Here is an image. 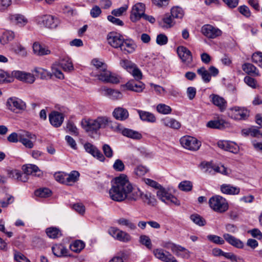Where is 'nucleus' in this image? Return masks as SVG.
<instances>
[{
  "mask_svg": "<svg viewBox=\"0 0 262 262\" xmlns=\"http://www.w3.org/2000/svg\"><path fill=\"white\" fill-rule=\"evenodd\" d=\"M243 70L249 74L259 76L258 70L256 67L250 63H246L243 65Z\"/></svg>",
  "mask_w": 262,
  "mask_h": 262,
  "instance_id": "obj_35",
  "label": "nucleus"
},
{
  "mask_svg": "<svg viewBox=\"0 0 262 262\" xmlns=\"http://www.w3.org/2000/svg\"><path fill=\"white\" fill-rule=\"evenodd\" d=\"M140 242L148 249L151 248L152 245L151 241L148 236L145 235H141L140 237Z\"/></svg>",
  "mask_w": 262,
  "mask_h": 262,
  "instance_id": "obj_60",
  "label": "nucleus"
},
{
  "mask_svg": "<svg viewBox=\"0 0 262 262\" xmlns=\"http://www.w3.org/2000/svg\"><path fill=\"white\" fill-rule=\"evenodd\" d=\"M80 176V173L78 171L73 170L69 174L67 173L66 178V185H72L74 183L78 181Z\"/></svg>",
  "mask_w": 262,
  "mask_h": 262,
  "instance_id": "obj_34",
  "label": "nucleus"
},
{
  "mask_svg": "<svg viewBox=\"0 0 262 262\" xmlns=\"http://www.w3.org/2000/svg\"><path fill=\"white\" fill-rule=\"evenodd\" d=\"M20 136V132L18 133L14 132L8 136L7 140L10 142L16 143L17 142H19Z\"/></svg>",
  "mask_w": 262,
  "mask_h": 262,
  "instance_id": "obj_62",
  "label": "nucleus"
},
{
  "mask_svg": "<svg viewBox=\"0 0 262 262\" xmlns=\"http://www.w3.org/2000/svg\"><path fill=\"white\" fill-rule=\"evenodd\" d=\"M220 173L225 175L228 174V170L224 165H214V174L215 173Z\"/></svg>",
  "mask_w": 262,
  "mask_h": 262,
  "instance_id": "obj_61",
  "label": "nucleus"
},
{
  "mask_svg": "<svg viewBox=\"0 0 262 262\" xmlns=\"http://www.w3.org/2000/svg\"><path fill=\"white\" fill-rule=\"evenodd\" d=\"M9 18L12 23L19 27L25 26L28 22V19L25 16L19 14L10 15Z\"/></svg>",
  "mask_w": 262,
  "mask_h": 262,
  "instance_id": "obj_26",
  "label": "nucleus"
},
{
  "mask_svg": "<svg viewBox=\"0 0 262 262\" xmlns=\"http://www.w3.org/2000/svg\"><path fill=\"white\" fill-rule=\"evenodd\" d=\"M179 188L183 191H190L192 188V183L189 181H184L179 185Z\"/></svg>",
  "mask_w": 262,
  "mask_h": 262,
  "instance_id": "obj_53",
  "label": "nucleus"
},
{
  "mask_svg": "<svg viewBox=\"0 0 262 262\" xmlns=\"http://www.w3.org/2000/svg\"><path fill=\"white\" fill-rule=\"evenodd\" d=\"M149 169L145 166L142 165L137 166L134 169V173L137 177H142L148 172Z\"/></svg>",
  "mask_w": 262,
  "mask_h": 262,
  "instance_id": "obj_52",
  "label": "nucleus"
},
{
  "mask_svg": "<svg viewBox=\"0 0 262 262\" xmlns=\"http://www.w3.org/2000/svg\"><path fill=\"white\" fill-rule=\"evenodd\" d=\"M173 18L171 15L166 14L163 17L162 20L164 23L163 27L169 28L172 27L175 24L173 21Z\"/></svg>",
  "mask_w": 262,
  "mask_h": 262,
  "instance_id": "obj_49",
  "label": "nucleus"
},
{
  "mask_svg": "<svg viewBox=\"0 0 262 262\" xmlns=\"http://www.w3.org/2000/svg\"><path fill=\"white\" fill-rule=\"evenodd\" d=\"M112 187L109 191L110 198L116 202H122L125 199L136 201L141 197L143 201L148 205H154L156 200L150 193L142 194L136 187H134L126 175L121 174L111 182Z\"/></svg>",
  "mask_w": 262,
  "mask_h": 262,
  "instance_id": "obj_1",
  "label": "nucleus"
},
{
  "mask_svg": "<svg viewBox=\"0 0 262 262\" xmlns=\"http://www.w3.org/2000/svg\"><path fill=\"white\" fill-rule=\"evenodd\" d=\"M229 115L234 120H245L249 116V112L245 107L234 106L230 108Z\"/></svg>",
  "mask_w": 262,
  "mask_h": 262,
  "instance_id": "obj_9",
  "label": "nucleus"
},
{
  "mask_svg": "<svg viewBox=\"0 0 262 262\" xmlns=\"http://www.w3.org/2000/svg\"><path fill=\"white\" fill-rule=\"evenodd\" d=\"M138 113L140 119L144 121H147L152 123L156 121V118L155 116L150 112L138 111Z\"/></svg>",
  "mask_w": 262,
  "mask_h": 262,
  "instance_id": "obj_32",
  "label": "nucleus"
},
{
  "mask_svg": "<svg viewBox=\"0 0 262 262\" xmlns=\"http://www.w3.org/2000/svg\"><path fill=\"white\" fill-rule=\"evenodd\" d=\"M136 47L137 46L133 40L124 39L120 48L124 53L130 54L135 51Z\"/></svg>",
  "mask_w": 262,
  "mask_h": 262,
  "instance_id": "obj_25",
  "label": "nucleus"
},
{
  "mask_svg": "<svg viewBox=\"0 0 262 262\" xmlns=\"http://www.w3.org/2000/svg\"><path fill=\"white\" fill-rule=\"evenodd\" d=\"M117 223L121 226H125L132 230L136 229V226L132 223L129 220L125 218H120L117 220Z\"/></svg>",
  "mask_w": 262,
  "mask_h": 262,
  "instance_id": "obj_42",
  "label": "nucleus"
},
{
  "mask_svg": "<svg viewBox=\"0 0 262 262\" xmlns=\"http://www.w3.org/2000/svg\"><path fill=\"white\" fill-rule=\"evenodd\" d=\"M223 237L227 242L236 248H243L244 247V243L241 240L229 234H224Z\"/></svg>",
  "mask_w": 262,
  "mask_h": 262,
  "instance_id": "obj_29",
  "label": "nucleus"
},
{
  "mask_svg": "<svg viewBox=\"0 0 262 262\" xmlns=\"http://www.w3.org/2000/svg\"><path fill=\"white\" fill-rule=\"evenodd\" d=\"M35 135L26 130L20 132L19 142L28 148H32L34 146V142L36 141Z\"/></svg>",
  "mask_w": 262,
  "mask_h": 262,
  "instance_id": "obj_10",
  "label": "nucleus"
},
{
  "mask_svg": "<svg viewBox=\"0 0 262 262\" xmlns=\"http://www.w3.org/2000/svg\"><path fill=\"white\" fill-rule=\"evenodd\" d=\"M156 110L159 113L164 115L169 114L172 111V109L169 106L163 103L158 104Z\"/></svg>",
  "mask_w": 262,
  "mask_h": 262,
  "instance_id": "obj_44",
  "label": "nucleus"
},
{
  "mask_svg": "<svg viewBox=\"0 0 262 262\" xmlns=\"http://www.w3.org/2000/svg\"><path fill=\"white\" fill-rule=\"evenodd\" d=\"M177 53L182 61L187 66L192 62V55L189 50L184 46H180L177 48Z\"/></svg>",
  "mask_w": 262,
  "mask_h": 262,
  "instance_id": "obj_13",
  "label": "nucleus"
},
{
  "mask_svg": "<svg viewBox=\"0 0 262 262\" xmlns=\"http://www.w3.org/2000/svg\"><path fill=\"white\" fill-rule=\"evenodd\" d=\"M228 123L223 119L218 118L208 121L207 127L213 129H223L227 126Z\"/></svg>",
  "mask_w": 262,
  "mask_h": 262,
  "instance_id": "obj_27",
  "label": "nucleus"
},
{
  "mask_svg": "<svg viewBox=\"0 0 262 262\" xmlns=\"http://www.w3.org/2000/svg\"><path fill=\"white\" fill-rule=\"evenodd\" d=\"M8 108L14 112L16 110H22L26 108V104L21 99L17 97H11L7 101Z\"/></svg>",
  "mask_w": 262,
  "mask_h": 262,
  "instance_id": "obj_16",
  "label": "nucleus"
},
{
  "mask_svg": "<svg viewBox=\"0 0 262 262\" xmlns=\"http://www.w3.org/2000/svg\"><path fill=\"white\" fill-rule=\"evenodd\" d=\"M34 71L37 74L38 76L41 79H47L48 78H51L52 74L51 72H49L46 69L41 68H35Z\"/></svg>",
  "mask_w": 262,
  "mask_h": 262,
  "instance_id": "obj_40",
  "label": "nucleus"
},
{
  "mask_svg": "<svg viewBox=\"0 0 262 262\" xmlns=\"http://www.w3.org/2000/svg\"><path fill=\"white\" fill-rule=\"evenodd\" d=\"M154 253L157 258L164 262H178L171 254L168 252H164L163 249H156L154 250Z\"/></svg>",
  "mask_w": 262,
  "mask_h": 262,
  "instance_id": "obj_18",
  "label": "nucleus"
},
{
  "mask_svg": "<svg viewBox=\"0 0 262 262\" xmlns=\"http://www.w3.org/2000/svg\"><path fill=\"white\" fill-rule=\"evenodd\" d=\"M85 151L101 162H104L105 157L101 152L91 143H86L84 145Z\"/></svg>",
  "mask_w": 262,
  "mask_h": 262,
  "instance_id": "obj_19",
  "label": "nucleus"
},
{
  "mask_svg": "<svg viewBox=\"0 0 262 262\" xmlns=\"http://www.w3.org/2000/svg\"><path fill=\"white\" fill-rule=\"evenodd\" d=\"M170 14L173 18L182 19L184 15V11L182 8L174 6L171 9Z\"/></svg>",
  "mask_w": 262,
  "mask_h": 262,
  "instance_id": "obj_37",
  "label": "nucleus"
},
{
  "mask_svg": "<svg viewBox=\"0 0 262 262\" xmlns=\"http://www.w3.org/2000/svg\"><path fill=\"white\" fill-rule=\"evenodd\" d=\"M51 194V190L47 188H40L35 191V195L40 198H47Z\"/></svg>",
  "mask_w": 262,
  "mask_h": 262,
  "instance_id": "obj_51",
  "label": "nucleus"
},
{
  "mask_svg": "<svg viewBox=\"0 0 262 262\" xmlns=\"http://www.w3.org/2000/svg\"><path fill=\"white\" fill-rule=\"evenodd\" d=\"M125 86L127 90L137 93L142 92L145 88L144 84L139 80H129L125 84Z\"/></svg>",
  "mask_w": 262,
  "mask_h": 262,
  "instance_id": "obj_21",
  "label": "nucleus"
},
{
  "mask_svg": "<svg viewBox=\"0 0 262 262\" xmlns=\"http://www.w3.org/2000/svg\"><path fill=\"white\" fill-rule=\"evenodd\" d=\"M112 128L114 131L121 132L123 136L134 139H140L142 138L141 134L139 132L128 128H123L120 124L116 123L113 124Z\"/></svg>",
  "mask_w": 262,
  "mask_h": 262,
  "instance_id": "obj_11",
  "label": "nucleus"
},
{
  "mask_svg": "<svg viewBox=\"0 0 262 262\" xmlns=\"http://www.w3.org/2000/svg\"><path fill=\"white\" fill-rule=\"evenodd\" d=\"M157 195L159 199L167 204L172 203L177 206L180 205V202L178 199L166 191L162 186L157 190Z\"/></svg>",
  "mask_w": 262,
  "mask_h": 262,
  "instance_id": "obj_7",
  "label": "nucleus"
},
{
  "mask_svg": "<svg viewBox=\"0 0 262 262\" xmlns=\"http://www.w3.org/2000/svg\"><path fill=\"white\" fill-rule=\"evenodd\" d=\"M13 51L22 57H26L27 55V52L26 48L19 42H15L12 45Z\"/></svg>",
  "mask_w": 262,
  "mask_h": 262,
  "instance_id": "obj_33",
  "label": "nucleus"
},
{
  "mask_svg": "<svg viewBox=\"0 0 262 262\" xmlns=\"http://www.w3.org/2000/svg\"><path fill=\"white\" fill-rule=\"evenodd\" d=\"M145 10V5L139 3L135 5L132 10L130 18L133 22H136L142 17Z\"/></svg>",
  "mask_w": 262,
  "mask_h": 262,
  "instance_id": "obj_12",
  "label": "nucleus"
},
{
  "mask_svg": "<svg viewBox=\"0 0 262 262\" xmlns=\"http://www.w3.org/2000/svg\"><path fill=\"white\" fill-rule=\"evenodd\" d=\"M92 64L94 67L92 71H99L101 69H105L106 68L107 65L100 60L99 59L94 58L91 61Z\"/></svg>",
  "mask_w": 262,
  "mask_h": 262,
  "instance_id": "obj_43",
  "label": "nucleus"
},
{
  "mask_svg": "<svg viewBox=\"0 0 262 262\" xmlns=\"http://www.w3.org/2000/svg\"><path fill=\"white\" fill-rule=\"evenodd\" d=\"M108 43L115 48H120L124 38L120 34L112 32L108 34L107 36Z\"/></svg>",
  "mask_w": 262,
  "mask_h": 262,
  "instance_id": "obj_17",
  "label": "nucleus"
},
{
  "mask_svg": "<svg viewBox=\"0 0 262 262\" xmlns=\"http://www.w3.org/2000/svg\"><path fill=\"white\" fill-rule=\"evenodd\" d=\"M129 73L132 75L136 80H140L142 78V72L136 65Z\"/></svg>",
  "mask_w": 262,
  "mask_h": 262,
  "instance_id": "obj_58",
  "label": "nucleus"
},
{
  "mask_svg": "<svg viewBox=\"0 0 262 262\" xmlns=\"http://www.w3.org/2000/svg\"><path fill=\"white\" fill-rule=\"evenodd\" d=\"M166 247L170 249L178 257L186 259L189 258L190 257V252L187 249L181 246L173 244H169Z\"/></svg>",
  "mask_w": 262,
  "mask_h": 262,
  "instance_id": "obj_15",
  "label": "nucleus"
},
{
  "mask_svg": "<svg viewBox=\"0 0 262 262\" xmlns=\"http://www.w3.org/2000/svg\"><path fill=\"white\" fill-rule=\"evenodd\" d=\"M202 166L204 172L211 174H214V165L210 163H202Z\"/></svg>",
  "mask_w": 262,
  "mask_h": 262,
  "instance_id": "obj_59",
  "label": "nucleus"
},
{
  "mask_svg": "<svg viewBox=\"0 0 262 262\" xmlns=\"http://www.w3.org/2000/svg\"><path fill=\"white\" fill-rule=\"evenodd\" d=\"M131 239L132 237L128 233L121 230L116 238V240L123 243H127L129 242Z\"/></svg>",
  "mask_w": 262,
  "mask_h": 262,
  "instance_id": "obj_47",
  "label": "nucleus"
},
{
  "mask_svg": "<svg viewBox=\"0 0 262 262\" xmlns=\"http://www.w3.org/2000/svg\"><path fill=\"white\" fill-rule=\"evenodd\" d=\"M113 167L114 169L117 171H122L125 168L124 163L120 159H117L115 161Z\"/></svg>",
  "mask_w": 262,
  "mask_h": 262,
  "instance_id": "obj_63",
  "label": "nucleus"
},
{
  "mask_svg": "<svg viewBox=\"0 0 262 262\" xmlns=\"http://www.w3.org/2000/svg\"><path fill=\"white\" fill-rule=\"evenodd\" d=\"M209 98L212 103L219 107L221 111H224L227 106V102L225 99L218 95L211 94Z\"/></svg>",
  "mask_w": 262,
  "mask_h": 262,
  "instance_id": "obj_24",
  "label": "nucleus"
},
{
  "mask_svg": "<svg viewBox=\"0 0 262 262\" xmlns=\"http://www.w3.org/2000/svg\"><path fill=\"white\" fill-rule=\"evenodd\" d=\"M13 76L20 80L29 83H32L35 81L34 75L29 73L17 71L13 73Z\"/></svg>",
  "mask_w": 262,
  "mask_h": 262,
  "instance_id": "obj_22",
  "label": "nucleus"
},
{
  "mask_svg": "<svg viewBox=\"0 0 262 262\" xmlns=\"http://www.w3.org/2000/svg\"><path fill=\"white\" fill-rule=\"evenodd\" d=\"M14 201V198L9 194H7L5 199L0 200V206L3 208L7 207L10 204Z\"/></svg>",
  "mask_w": 262,
  "mask_h": 262,
  "instance_id": "obj_57",
  "label": "nucleus"
},
{
  "mask_svg": "<svg viewBox=\"0 0 262 262\" xmlns=\"http://www.w3.org/2000/svg\"><path fill=\"white\" fill-rule=\"evenodd\" d=\"M53 254L57 257L67 256L68 255V249L61 244H56L52 248Z\"/></svg>",
  "mask_w": 262,
  "mask_h": 262,
  "instance_id": "obj_31",
  "label": "nucleus"
},
{
  "mask_svg": "<svg viewBox=\"0 0 262 262\" xmlns=\"http://www.w3.org/2000/svg\"><path fill=\"white\" fill-rule=\"evenodd\" d=\"M207 237L209 241L216 244L223 245L225 243L222 237L216 235L210 234L207 235Z\"/></svg>",
  "mask_w": 262,
  "mask_h": 262,
  "instance_id": "obj_55",
  "label": "nucleus"
},
{
  "mask_svg": "<svg viewBox=\"0 0 262 262\" xmlns=\"http://www.w3.org/2000/svg\"><path fill=\"white\" fill-rule=\"evenodd\" d=\"M32 48L34 53L38 56L47 55L51 53L48 47L41 45L38 42H34Z\"/></svg>",
  "mask_w": 262,
  "mask_h": 262,
  "instance_id": "obj_23",
  "label": "nucleus"
},
{
  "mask_svg": "<svg viewBox=\"0 0 262 262\" xmlns=\"http://www.w3.org/2000/svg\"><path fill=\"white\" fill-rule=\"evenodd\" d=\"M60 68L59 64L57 63L53 64L51 67L52 73L53 75H54L56 77L59 79H63L64 75L62 72L59 69Z\"/></svg>",
  "mask_w": 262,
  "mask_h": 262,
  "instance_id": "obj_45",
  "label": "nucleus"
},
{
  "mask_svg": "<svg viewBox=\"0 0 262 262\" xmlns=\"http://www.w3.org/2000/svg\"><path fill=\"white\" fill-rule=\"evenodd\" d=\"M180 141L184 148L192 151L198 150L201 145L200 141L195 138L189 136L182 137Z\"/></svg>",
  "mask_w": 262,
  "mask_h": 262,
  "instance_id": "obj_6",
  "label": "nucleus"
},
{
  "mask_svg": "<svg viewBox=\"0 0 262 262\" xmlns=\"http://www.w3.org/2000/svg\"><path fill=\"white\" fill-rule=\"evenodd\" d=\"M221 191L224 194L235 195L239 193L240 189L229 184H223L221 186Z\"/></svg>",
  "mask_w": 262,
  "mask_h": 262,
  "instance_id": "obj_30",
  "label": "nucleus"
},
{
  "mask_svg": "<svg viewBox=\"0 0 262 262\" xmlns=\"http://www.w3.org/2000/svg\"><path fill=\"white\" fill-rule=\"evenodd\" d=\"M202 34L209 38H215L222 34L219 29L210 25H205L201 28Z\"/></svg>",
  "mask_w": 262,
  "mask_h": 262,
  "instance_id": "obj_14",
  "label": "nucleus"
},
{
  "mask_svg": "<svg viewBox=\"0 0 262 262\" xmlns=\"http://www.w3.org/2000/svg\"><path fill=\"white\" fill-rule=\"evenodd\" d=\"M120 64L121 67H122L128 72H129L133 68H134L135 66H136V64L130 60L125 59L120 60Z\"/></svg>",
  "mask_w": 262,
  "mask_h": 262,
  "instance_id": "obj_48",
  "label": "nucleus"
},
{
  "mask_svg": "<svg viewBox=\"0 0 262 262\" xmlns=\"http://www.w3.org/2000/svg\"><path fill=\"white\" fill-rule=\"evenodd\" d=\"M58 64L64 71H70L73 69L72 61L69 57L63 58Z\"/></svg>",
  "mask_w": 262,
  "mask_h": 262,
  "instance_id": "obj_38",
  "label": "nucleus"
},
{
  "mask_svg": "<svg viewBox=\"0 0 262 262\" xmlns=\"http://www.w3.org/2000/svg\"><path fill=\"white\" fill-rule=\"evenodd\" d=\"M210 208L217 212H224L228 209V204L223 197L216 195L212 196L209 200Z\"/></svg>",
  "mask_w": 262,
  "mask_h": 262,
  "instance_id": "obj_4",
  "label": "nucleus"
},
{
  "mask_svg": "<svg viewBox=\"0 0 262 262\" xmlns=\"http://www.w3.org/2000/svg\"><path fill=\"white\" fill-rule=\"evenodd\" d=\"M35 19L38 24L42 25L50 29L55 28L57 26V19L51 15L38 16Z\"/></svg>",
  "mask_w": 262,
  "mask_h": 262,
  "instance_id": "obj_8",
  "label": "nucleus"
},
{
  "mask_svg": "<svg viewBox=\"0 0 262 262\" xmlns=\"http://www.w3.org/2000/svg\"><path fill=\"white\" fill-rule=\"evenodd\" d=\"M23 173L18 170L13 169L7 171L8 177L18 181L26 182L28 180V176L33 175L37 177H41L43 174L42 171L35 165L26 164L22 167Z\"/></svg>",
  "mask_w": 262,
  "mask_h": 262,
  "instance_id": "obj_2",
  "label": "nucleus"
},
{
  "mask_svg": "<svg viewBox=\"0 0 262 262\" xmlns=\"http://www.w3.org/2000/svg\"><path fill=\"white\" fill-rule=\"evenodd\" d=\"M113 115L117 120L124 121L128 118L129 114L126 109L118 107L114 110Z\"/></svg>",
  "mask_w": 262,
  "mask_h": 262,
  "instance_id": "obj_28",
  "label": "nucleus"
},
{
  "mask_svg": "<svg viewBox=\"0 0 262 262\" xmlns=\"http://www.w3.org/2000/svg\"><path fill=\"white\" fill-rule=\"evenodd\" d=\"M91 75L97 78L99 80L106 83H117L119 82V77L107 70V67L105 69H101L98 72L92 71Z\"/></svg>",
  "mask_w": 262,
  "mask_h": 262,
  "instance_id": "obj_5",
  "label": "nucleus"
},
{
  "mask_svg": "<svg viewBox=\"0 0 262 262\" xmlns=\"http://www.w3.org/2000/svg\"><path fill=\"white\" fill-rule=\"evenodd\" d=\"M190 218L194 223L200 226H203L206 224V221L205 219L199 214H192L190 215Z\"/></svg>",
  "mask_w": 262,
  "mask_h": 262,
  "instance_id": "obj_50",
  "label": "nucleus"
},
{
  "mask_svg": "<svg viewBox=\"0 0 262 262\" xmlns=\"http://www.w3.org/2000/svg\"><path fill=\"white\" fill-rule=\"evenodd\" d=\"M46 232L48 236L51 238H56L61 236V231L56 227L48 228Z\"/></svg>",
  "mask_w": 262,
  "mask_h": 262,
  "instance_id": "obj_39",
  "label": "nucleus"
},
{
  "mask_svg": "<svg viewBox=\"0 0 262 262\" xmlns=\"http://www.w3.org/2000/svg\"><path fill=\"white\" fill-rule=\"evenodd\" d=\"M49 119L52 125L55 127H58L62 124L64 116L63 115L57 111L52 112L49 115Z\"/></svg>",
  "mask_w": 262,
  "mask_h": 262,
  "instance_id": "obj_20",
  "label": "nucleus"
},
{
  "mask_svg": "<svg viewBox=\"0 0 262 262\" xmlns=\"http://www.w3.org/2000/svg\"><path fill=\"white\" fill-rule=\"evenodd\" d=\"M84 247V244L80 240H77L70 245V249L72 251L78 253L81 251Z\"/></svg>",
  "mask_w": 262,
  "mask_h": 262,
  "instance_id": "obj_46",
  "label": "nucleus"
},
{
  "mask_svg": "<svg viewBox=\"0 0 262 262\" xmlns=\"http://www.w3.org/2000/svg\"><path fill=\"white\" fill-rule=\"evenodd\" d=\"M238 11L243 15L246 17H249L251 16V12L249 8L246 5L241 6L238 8Z\"/></svg>",
  "mask_w": 262,
  "mask_h": 262,
  "instance_id": "obj_64",
  "label": "nucleus"
},
{
  "mask_svg": "<svg viewBox=\"0 0 262 262\" xmlns=\"http://www.w3.org/2000/svg\"><path fill=\"white\" fill-rule=\"evenodd\" d=\"M110 122L106 117H99L96 119H83L81 124L87 133H96L100 128H104Z\"/></svg>",
  "mask_w": 262,
  "mask_h": 262,
  "instance_id": "obj_3",
  "label": "nucleus"
},
{
  "mask_svg": "<svg viewBox=\"0 0 262 262\" xmlns=\"http://www.w3.org/2000/svg\"><path fill=\"white\" fill-rule=\"evenodd\" d=\"M54 178L57 182L66 185L67 173L63 172H55L54 175Z\"/></svg>",
  "mask_w": 262,
  "mask_h": 262,
  "instance_id": "obj_56",
  "label": "nucleus"
},
{
  "mask_svg": "<svg viewBox=\"0 0 262 262\" xmlns=\"http://www.w3.org/2000/svg\"><path fill=\"white\" fill-rule=\"evenodd\" d=\"M197 73L201 76L203 80L205 83H208L210 82L211 77V75L209 71L206 70L204 67H201L200 69H198Z\"/></svg>",
  "mask_w": 262,
  "mask_h": 262,
  "instance_id": "obj_41",
  "label": "nucleus"
},
{
  "mask_svg": "<svg viewBox=\"0 0 262 262\" xmlns=\"http://www.w3.org/2000/svg\"><path fill=\"white\" fill-rule=\"evenodd\" d=\"M15 37L14 33L11 31H7L3 33L0 37V42L2 45H5L9 41H12Z\"/></svg>",
  "mask_w": 262,
  "mask_h": 262,
  "instance_id": "obj_36",
  "label": "nucleus"
},
{
  "mask_svg": "<svg viewBox=\"0 0 262 262\" xmlns=\"http://www.w3.org/2000/svg\"><path fill=\"white\" fill-rule=\"evenodd\" d=\"M252 60L262 68V52L258 51L254 53L252 56Z\"/></svg>",
  "mask_w": 262,
  "mask_h": 262,
  "instance_id": "obj_54",
  "label": "nucleus"
}]
</instances>
